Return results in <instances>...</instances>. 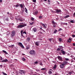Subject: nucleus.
<instances>
[{"instance_id":"obj_20","label":"nucleus","mask_w":75,"mask_h":75,"mask_svg":"<svg viewBox=\"0 0 75 75\" xmlns=\"http://www.w3.org/2000/svg\"><path fill=\"white\" fill-rule=\"evenodd\" d=\"M62 39H61V38H59V41L60 42H61V41H62Z\"/></svg>"},{"instance_id":"obj_2","label":"nucleus","mask_w":75,"mask_h":75,"mask_svg":"<svg viewBox=\"0 0 75 75\" xmlns=\"http://www.w3.org/2000/svg\"><path fill=\"white\" fill-rule=\"evenodd\" d=\"M15 19L16 20H19L20 21H23L22 17L20 16L15 17Z\"/></svg>"},{"instance_id":"obj_32","label":"nucleus","mask_w":75,"mask_h":75,"mask_svg":"<svg viewBox=\"0 0 75 75\" xmlns=\"http://www.w3.org/2000/svg\"><path fill=\"white\" fill-rule=\"evenodd\" d=\"M0 60H1V61L3 60V58L1 57V56H0Z\"/></svg>"},{"instance_id":"obj_16","label":"nucleus","mask_w":75,"mask_h":75,"mask_svg":"<svg viewBox=\"0 0 75 75\" xmlns=\"http://www.w3.org/2000/svg\"><path fill=\"white\" fill-rule=\"evenodd\" d=\"M2 52H4V53H5L6 54H8V53L6 52V51H5V50H2Z\"/></svg>"},{"instance_id":"obj_12","label":"nucleus","mask_w":75,"mask_h":75,"mask_svg":"<svg viewBox=\"0 0 75 75\" xmlns=\"http://www.w3.org/2000/svg\"><path fill=\"white\" fill-rule=\"evenodd\" d=\"M52 23L53 25L57 24V23H55V22H54V20L52 21Z\"/></svg>"},{"instance_id":"obj_14","label":"nucleus","mask_w":75,"mask_h":75,"mask_svg":"<svg viewBox=\"0 0 75 75\" xmlns=\"http://www.w3.org/2000/svg\"><path fill=\"white\" fill-rule=\"evenodd\" d=\"M33 30L34 32H36V31H37V29L35 28H33Z\"/></svg>"},{"instance_id":"obj_40","label":"nucleus","mask_w":75,"mask_h":75,"mask_svg":"<svg viewBox=\"0 0 75 75\" xmlns=\"http://www.w3.org/2000/svg\"><path fill=\"white\" fill-rule=\"evenodd\" d=\"M33 23H34V22H33L32 23H30V25H33Z\"/></svg>"},{"instance_id":"obj_59","label":"nucleus","mask_w":75,"mask_h":75,"mask_svg":"<svg viewBox=\"0 0 75 75\" xmlns=\"http://www.w3.org/2000/svg\"><path fill=\"white\" fill-rule=\"evenodd\" d=\"M73 15H74V17H75V12H74V13L73 14Z\"/></svg>"},{"instance_id":"obj_58","label":"nucleus","mask_w":75,"mask_h":75,"mask_svg":"<svg viewBox=\"0 0 75 75\" xmlns=\"http://www.w3.org/2000/svg\"><path fill=\"white\" fill-rule=\"evenodd\" d=\"M19 74H23V73H21V71L19 72Z\"/></svg>"},{"instance_id":"obj_44","label":"nucleus","mask_w":75,"mask_h":75,"mask_svg":"<svg viewBox=\"0 0 75 75\" xmlns=\"http://www.w3.org/2000/svg\"><path fill=\"white\" fill-rule=\"evenodd\" d=\"M60 48H61V49H62V48H63V47L62 46H60L59 47Z\"/></svg>"},{"instance_id":"obj_62","label":"nucleus","mask_w":75,"mask_h":75,"mask_svg":"<svg viewBox=\"0 0 75 75\" xmlns=\"http://www.w3.org/2000/svg\"><path fill=\"white\" fill-rule=\"evenodd\" d=\"M40 34H42V33L41 32H40Z\"/></svg>"},{"instance_id":"obj_50","label":"nucleus","mask_w":75,"mask_h":75,"mask_svg":"<svg viewBox=\"0 0 75 75\" xmlns=\"http://www.w3.org/2000/svg\"><path fill=\"white\" fill-rule=\"evenodd\" d=\"M33 2H34V3H35V2H36V0H33Z\"/></svg>"},{"instance_id":"obj_19","label":"nucleus","mask_w":75,"mask_h":75,"mask_svg":"<svg viewBox=\"0 0 75 75\" xmlns=\"http://www.w3.org/2000/svg\"><path fill=\"white\" fill-rule=\"evenodd\" d=\"M19 71H20V72H22V73H23V74L24 73V70H19Z\"/></svg>"},{"instance_id":"obj_8","label":"nucleus","mask_w":75,"mask_h":75,"mask_svg":"<svg viewBox=\"0 0 75 75\" xmlns=\"http://www.w3.org/2000/svg\"><path fill=\"white\" fill-rule=\"evenodd\" d=\"M61 11V10L59 9H56V13H59V12H60Z\"/></svg>"},{"instance_id":"obj_35","label":"nucleus","mask_w":75,"mask_h":75,"mask_svg":"<svg viewBox=\"0 0 75 75\" xmlns=\"http://www.w3.org/2000/svg\"><path fill=\"white\" fill-rule=\"evenodd\" d=\"M31 20L32 21H34V18H31Z\"/></svg>"},{"instance_id":"obj_23","label":"nucleus","mask_w":75,"mask_h":75,"mask_svg":"<svg viewBox=\"0 0 75 75\" xmlns=\"http://www.w3.org/2000/svg\"><path fill=\"white\" fill-rule=\"evenodd\" d=\"M52 73V72L51 71H50L48 72V73L49 74H51Z\"/></svg>"},{"instance_id":"obj_39","label":"nucleus","mask_w":75,"mask_h":75,"mask_svg":"<svg viewBox=\"0 0 75 75\" xmlns=\"http://www.w3.org/2000/svg\"><path fill=\"white\" fill-rule=\"evenodd\" d=\"M60 50H61V49L59 48H58L57 49V51H60Z\"/></svg>"},{"instance_id":"obj_55","label":"nucleus","mask_w":75,"mask_h":75,"mask_svg":"<svg viewBox=\"0 0 75 75\" xmlns=\"http://www.w3.org/2000/svg\"><path fill=\"white\" fill-rule=\"evenodd\" d=\"M37 63H38V62L37 61H36L34 62V64H37Z\"/></svg>"},{"instance_id":"obj_10","label":"nucleus","mask_w":75,"mask_h":75,"mask_svg":"<svg viewBox=\"0 0 75 75\" xmlns=\"http://www.w3.org/2000/svg\"><path fill=\"white\" fill-rule=\"evenodd\" d=\"M30 40H31V38H30L28 37V38H27L26 39L27 41L29 42L30 41Z\"/></svg>"},{"instance_id":"obj_52","label":"nucleus","mask_w":75,"mask_h":75,"mask_svg":"<svg viewBox=\"0 0 75 75\" xmlns=\"http://www.w3.org/2000/svg\"><path fill=\"white\" fill-rule=\"evenodd\" d=\"M72 44H73V46H75V43H73Z\"/></svg>"},{"instance_id":"obj_48","label":"nucleus","mask_w":75,"mask_h":75,"mask_svg":"<svg viewBox=\"0 0 75 75\" xmlns=\"http://www.w3.org/2000/svg\"><path fill=\"white\" fill-rule=\"evenodd\" d=\"M40 65H41V66H42V65H43V64L41 63H40Z\"/></svg>"},{"instance_id":"obj_36","label":"nucleus","mask_w":75,"mask_h":75,"mask_svg":"<svg viewBox=\"0 0 75 75\" xmlns=\"http://www.w3.org/2000/svg\"><path fill=\"white\" fill-rule=\"evenodd\" d=\"M23 30H21V35L23 33Z\"/></svg>"},{"instance_id":"obj_17","label":"nucleus","mask_w":75,"mask_h":75,"mask_svg":"<svg viewBox=\"0 0 75 75\" xmlns=\"http://www.w3.org/2000/svg\"><path fill=\"white\" fill-rule=\"evenodd\" d=\"M64 65H66L65 63H64V62L63 63V64H62L60 66H64Z\"/></svg>"},{"instance_id":"obj_21","label":"nucleus","mask_w":75,"mask_h":75,"mask_svg":"<svg viewBox=\"0 0 75 75\" xmlns=\"http://www.w3.org/2000/svg\"><path fill=\"white\" fill-rule=\"evenodd\" d=\"M30 48V46L28 45L26 47V49L28 50Z\"/></svg>"},{"instance_id":"obj_11","label":"nucleus","mask_w":75,"mask_h":75,"mask_svg":"<svg viewBox=\"0 0 75 75\" xmlns=\"http://www.w3.org/2000/svg\"><path fill=\"white\" fill-rule=\"evenodd\" d=\"M61 53H62V54H63V55H64L65 54V51H63V50H61Z\"/></svg>"},{"instance_id":"obj_9","label":"nucleus","mask_w":75,"mask_h":75,"mask_svg":"<svg viewBox=\"0 0 75 75\" xmlns=\"http://www.w3.org/2000/svg\"><path fill=\"white\" fill-rule=\"evenodd\" d=\"M8 61V60L7 59H5L2 61V62H6Z\"/></svg>"},{"instance_id":"obj_56","label":"nucleus","mask_w":75,"mask_h":75,"mask_svg":"<svg viewBox=\"0 0 75 75\" xmlns=\"http://www.w3.org/2000/svg\"><path fill=\"white\" fill-rule=\"evenodd\" d=\"M62 36H63V37H65V35H64L62 34L61 35Z\"/></svg>"},{"instance_id":"obj_34","label":"nucleus","mask_w":75,"mask_h":75,"mask_svg":"<svg viewBox=\"0 0 75 75\" xmlns=\"http://www.w3.org/2000/svg\"><path fill=\"white\" fill-rule=\"evenodd\" d=\"M64 62L65 64H66L68 63V62H67L66 61H65Z\"/></svg>"},{"instance_id":"obj_33","label":"nucleus","mask_w":75,"mask_h":75,"mask_svg":"<svg viewBox=\"0 0 75 75\" xmlns=\"http://www.w3.org/2000/svg\"><path fill=\"white\" fill-rule=\"evenodd\" d=\"M42 18V16H39V18H40V19H41Z\"/></svg>"},{"instance_id":"obj_38","label":"nucleus","mask_w":75,"mask_h":75,"mask_svg":"<svg viewBox=\"0 0 75 75\" xmlns=\"http://www.w3.org/2000/svg\"><path fill=\"white\" fill-rule=\"evenodd\" d=\"M25 12H26V13H28V12L27 9H25Z\"/></svg>"},{"instance_id":"obj_60","label":"nucleus","mask_w":75,"mask_h":75,"mask_svg":"<svg viewBox=\"0 0 75 75\" xmlns=\"http://www.w3.org/2000/svg\"><path fill=\"white\" fill-rule=\"evenodd\" d=\"M6 20H7V21H8V18H7L6 19Z\"/></svg>"},{"instance_id":"obj_15","label":"nucleus","mask_w":75,"mask_h":75,"mask_svg":"<svg viewBox=\"0 0 75 75\" xmlns=\"http://www.w3.org/2000/svg\"><path fill=\"white\" fill-rule=\"evenodd\" d=\"M42 26H43V27H44L45 28H47V27H46V26H45V25L44 24L42 23Z\"/></svg>"},{"instance_id":"obj_5","label":"nucleus","mask_w":75,"mask_h":75,"mask_svg":"<svg viewBox=\"0 0 75 75\" xmlns=\"http://www.w3.org/2000/svg\"><path fill=\"white\" fill-rule=\"evenodd\" d=\"M27 37V34H23V33L21 35V37L23 38H25Z\"/></svg>"},{"instance_id":"obj_54","label":"nucleus","mask_w":75,"mask_h":75,"mask_svg":"<svg viewBox=\"0 0 75 75\" xmlns=\"http://www.w3.org/2000/svg\"><path fill=\"white\" fill-rule=\"evenodd\" d=\"M42 31H43V33H44V32H45V30H43V29H42Z\"/></svg>"},{"instance_id":"obj_51","label":"nucleus","mask_w":75,"mask_h":75,"mask_svg":"<svg viewBox=\"0 0 75 75\" xmlns=\"http://www.w3.org/2000/svg\"><path fill=\"white\" fill-rule=\"evenodd\" d=\"M69 40V41H71L72 40L71 38H69V40Z\"/></svg>"},{"instance_id":"obj_43","label":"nucleus","mask_w":75,"mask_h":75,"mask_svg":"<svg viewBox=\"0 0 75 75\" xmlns=\"http://www.w3.org/2000/svg\"><path fill=\"white\" fill-rule=\"evenodd\" d=\"M56 67H57L56 66H54V67H53L54 69H56Z\"/></svg>"},{"instance_id":"obj_45","label":"nucleus","mask_w":75,"mask_h":75,"mask_svg":"<svg viewBox=\"0 0 75 75\" xmlns=\"http://www.w3.org/2000/svg\"><path fill=\"white\" fill-rule=\"evenodd\" d=\"M19 6L18 5V4H17L16 5V7H19Z\"/></svg>"},{"instance_id":"obj_28","label":"nucleus","mask_w":75,"mask_h":75,"mask_svg":"<svg viewBox=\"0 0 75 75\" xmlns=\"http://www.w3.org/2000/svg\"><path fill=\"white\" fill-rule=\"evenodd\" d=\"M46 68H43L41 69V70H42V71H44V70H46Z\"/></svg>"},{"instance_id":"obj_13","label":"nucleus","mask_w":75,"mask_h":75,"mask_svg":"<svg viewBox=\"0 0 75 75\" xmlns=\"http://www.w3.org/2000/svg\"><path fill=\"white\" fill-rule=\"evenodd\" d=\"M37 14H38V12L37 11H35L33 13V14H34V15H37Z\"/></svg>"},{"instance_id":"obj_37","label":"nucleus","mask_w":75,"mask_h":75,"mask_svg":"<svg viewBox=\"0 0 75 75\" xmlns=\"http://www.w3.org/2000/svg\"><path fill=\"white\" fill-rule=\"evenodd\" d=\"M72 72L71 71V72H70L69 73V75H71V74H72Z\"/></svg>"},{"instance_id":"obj_30","label":"nucleus","mask_w":75,"mask_h":75,"mask_svg":"<svg viewBox=\"0 0 75 75\" xmlns=\"http://www.w3.org/2000/svg\"><path fill=\"white\" fill-rule=\"evenodd\" d=\"M22 60L23 61H25V59L24 58H22Z\"/></svg>"},{"instance_id":"obj_61","label":"nucleus","mask_w":75,"mask_h":75,"mask_svg":"<svg viewBox=\"0 0 75 75\" xmlns=\"http://www.w3.org/2000/svg\"><path fill=\"white\" fill-rule=\"evenodd\" d=\"M48 1L49 3H50V0H48Z\"/></svg>"},{"instance_id":"obj_4","label":"nucleus","mask_w":75,"mask_h":75,"mask_svg":"<svg viewBox=\"0 0 75 75\" xmlns=\"http://www.w3.org/2000/svg\"><path fill=\"white\" fill-rule=\"evenodd\" d=\"M16 35V31L15 30H13L11 32V36L12 37H13L14 36Z\"/></svg>"},{"instance_id":"obj_22","label":"nucleus","mask_w":75,"mask_h":75,"mask_svg":"<svg viewBox=\"0 0 75 75\" xmlns=\"http://www.w3.org/2000/svg\"><path fill=\"white\" fill-rule=\"evenodd\" d=\"M58 31V30H55L54 32V34H56V33Z\"/></svg>"},{"instance_id":"obj_42","label":"nucleus","mask_w":75,"mask_h":75,"mask_svg":"<svg viewBox=\"0 0 75 75\" xmlns=\"http://www.w3.org/2000/svg\"><path fill=\"white\" fill-rule=\"evenodd\" d=\"M57 24H54L53 25V27H56V25H57Z\"/></svg>"},{"instance_id":"obj_6","label":"nucleus","mask_w":75,"mask_h":75,"mask_svg":"<svg viewBox=\"0 0 75 75\" xmlns=\"http://www.w3.org/2000/svg\"><path fill=\"white\" fill-rule=\"evenodd\" d=\"M18 45H19L21 48H24V46L22 44V43L19 42L18 43Z\"/></svg>"},{"instance_id":"obj_27","label":"nucleus","mask_w":75,"mask_h":75,"mask_svg":"<svg viewBox=\"0 0 75 75\" xmlns=\"http://www.w3.org/2000/svg\"><path fill=\"white\" fill-rule=\"evenodd\" d=\"M20 7H21V8H23V4H21L20 5Z\"/></svg>"},{"instance_id":"obj_46","label":"nucleus","mask_w":75,"mask_h":75,"mask_svg":"<svg viewBox=\"0 0 75 75\" xmlns=\"http://www.w3.org/2000/svg\"><path fill=\"white\" fill-rule=\"evenodd\" d=\"M70 23H74V22L73 21H70Z\"/></svg>"},{"instance_id":"obj_47","label":"nucleus","mask_w":75,"mask_h":75,"mask_svg":"<svg viewBox=\"0 0 75 75\" xmlns=\"http://www.w3.org/2000/svg\"><path fill=\"white\" fill-rule=\"evenodd\" d=\"M72 36L73 37H75V35H74V34L72 35Z\"/></svg>"},{"instance_id":"obj_63","label":"nucleus","mask_w":75,"mask_h":75,"mask_svg":"<svg viewBox=\"0 0 75 75\" xmlns=\"http://www.w3.org/2000/svg\"><path fill=\"white\" fill-rule=\"evenodd\" d=\"M3 1L2 0H0V2L1 3V2H2Z\"/></svg>"},{"instance_id":"obj_49","label":"nucleus","mask_w":75,"mask_h":75,"mask_svg":"<svg viewBox=\"0 0 75 75\" xmlns=\"http://www.w3.org/2000/svg\"><path fill=\"white\" fill-rule=\"evenodd\" d=\"M62 30V29L61 28H60L58 30V31H61V30Z\"/></svg>"},{"instance_id":"obj_57","label":"nucleus","mask_w":75,"mask_h":75,"mask_svg":"<svg viewBox=\"0 0 75 75\" xmlns=\"http://www.w3.org/2000/svg\"><path fill=\"white\" fill-rule=\"evenodd\" d=\"M69 40H68V42H70V43H71V41H69Z\"/></svg>"},{"instance_id":"obj_31","label":"nucleus","mask_w":75,"mask_h":75,"mask_svg":"<svg viewBox=\"0 0 75 75\" xmlns=\"http://www.w3.org/2000/svg\"><path fill=\"white\" fill-rule=\"evenodd\" d=\"M65 60V61H69V59L66 58Z\"/></svg>"},{"instance_id":"obj_53","label":"nucleus","mask_w":75,"mask_h":75,"mask_svg":"<svg viewBox=\"0 0 75 75\" xmlns=\"http://www.w3.org/2000/svg\"><path fill=\"white\" fill-rule=\"evenodd\" d=\"M23 34H27L26 33V32L24 31L23 33Z\"/></svg>"},{"instance_id":"obj_25","label":"nucleus","mask_w":75,"mask_h":75,"mask_svg":"<svg viewBox=\"0 0 75 75\" xmlns=\"http://www.w3.org/2000/svg\"><path fill=\"white\" fill-rule=\"evenodd\" d=\"M2 74H3V75H7V74H6V73L4 72H2Z\"/></svg>"},{"instance_id":"obj_26","label":"nucleus","mask_w":75,"mask_h":75,"mask_svg":"<svg viewBox=\"0 0 75 75\" xmlns=\"http://www.w3.org/2000/svg\"><path fill=\"white\" fill-rule=\"evenodd\" d=\"M69 17V15H67V16H64V18H68V17Z\"/></svg>"},{"instance_id":"obj_18","label":"nucleus","mask_w":75,"mask_h":75,"mask_svg":"<svg viewBox=\"0 0 75 75\" xmlns=\"http://www.w3.org/2000/svg\"><path fill=\"white\" fill-rule=\"evenodd\" d=\"M9 47H10V48H14V45H12L11 46H9Z\"/></svg>"},{"instance_id":"obj_3","label":"nucleus","mask_w":75,"mask_h":75,"mask_svg":"<svg viewBox=\"0 0 75 75\" xmlns=\"http://www.w3.org/2000/svg\"><path fill=\"white\" fill-rule=\"evenodd\" d=\"M29 53L31 55H35V52L34 50H32L30 51Z\"/></svg>"},{"instance_id":"obj_7","label":"nucleus","mask_w":75,"mask_h":75,"mask_svg":"<svg viewBox=\"0 0 75 75\" xmlns=\"http://www.w3.org/2000/svg\"><path fill=\"white\" fill-rule=\"evenodd\" d=\"M57 57L59 60H60V61L62 62V61H63V60H62V57H61V56H58Z\"/></svg>"},{"instance_id":"obj_64","label":"nucleus","mask_w":75,"mask_h":75,"mask_svg":"<svg viewBox=\"0 0 75 75\" xmlns=\"http://www.w3.org/2000/svg\"><path fill=\"white\" fill-rule=\"evenodd\" d=\"M65 25H68V24L67 23H65Z\"/></svg>"},{"instance_id":"obj_24","label":"nucleus","mask_w":75,"mask_h":75,"mask_svg":"<svg viewBox=\"0 0 75 75\" xmlns=\"http://www.w3.org/2000/svg\"><path fill=\"white\" fill-rule=\"evenodd\" d=\"M35 44L36 45H37V46H38V42H36L35 43Z\"/></svg>"},{"instance_id":"obj_41","label":"nucleus","mask_w":75,"mask_h":75,"mask_svg":"<svg viewBox=\"0 0 75 75\" xmlns=\"http://www.w3.org/2000/svg\"><path fill=\"white\" fill-rule=\"evenodd\" d=\"M60 67L62 69L64 68V66H60Z\"/></svg>"},{"instance_id":"obj_1","label":"nucleus","mask_w":75,"mask_h":75,"mask_svg":"<svg viewBox=\"0 0 75 75\" xmlns=\"http://www.w3.org/2000/svg\"><path fill=\"white\" fill-rule=\"evenodd\" d=\"M20 24H22L23 25L21 24L18 25L17 26V28H23V27H25V26H26L27 25H26V24L25 23H21Z\"/></svg>"},{"instance_id":"obj_29","label":"nucleus","mask_w":75,"mask_h":75,"mask_svg":"<svg viewBox=\"0 0 75 75\" xmlns=\"http://www.w3.org/2000/svg\"><path fill=\"white\" fill-rule=\"evenodd\" d=\"M48 40H49L51 42L52 40V38H49V39H48Z\"/></svg>"}]
</instances>
